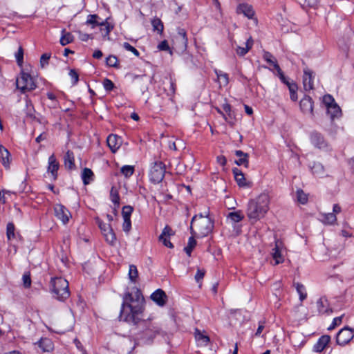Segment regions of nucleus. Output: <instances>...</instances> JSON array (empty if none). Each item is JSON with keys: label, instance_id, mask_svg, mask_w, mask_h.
<instances>
[{"label": "nucleus", "instance_id": "1", "mask_svg": "<svg viewBox=\"0 0 354 354\" xmlns=\"http://www.w3.org/2000/svg\"><path fill=\"white\" fill-rule=\"evenodd\" d=\"M144 298L139 290L134 295L127 292L123 297L120 319L124 322H136L142 313Z\"/></svg>", "mask_w": 354, "mask_h": 354}, {"label": "nucleus", "instance_id": "2", "mask_svg": "<svg viewBox=\"0 0 354 354\" xmlns=\"http://www.w3.org/2000/svg\"><path fill=\"white\" fill-rule=\"evenodd\" d=\"M270 197L268 192H263L250 199L247 207V216L252 223L263 218L270 209Z\"/></svg>", "mask_w": 354, "mask_h": 354}, {"label": "nucleus", "instance_id": "3", "mask_svg": "<svg viewBox=\"0 0 354 354\" xmlns=\"http://www.w3.org/2000/svg\"><path fill=\"white\" fill-rule=\"evenodd\" d=\"M214 221L209 212L195 215L191 221L190 232L197 238H203L210 234L214 229Z\"/></svg>", "mask_w": 354, "mask_h": 354}, {"label": "nucleus", "instance_id": "4", "mask_svg": "<svg viewBox=\"0 0 354 354\" xmlns=\"http://www.w3.org/2000/svg\"><path fill=\"white\" fill-rule=\"evenodd\" d=\"M50 291L53 297L59 301H64L70 296L68 282L62 277L52 278L50 281Z\"/></svg>", "mask_w": 354, "mask_h": 354}, {"label": "nucleus", "instance_id": "5", "mask_svg": "<svg viewBox=\"0 0 354 354\" xmlns=\"http://www.w3.org/2000/svg\"><path fill=\"white\" fill-rule=\"evenodd\" d=\"M16 84L17 88L22 93L32 91L36 88V84L33 78L30 75L24 71L21 73L20 76L17 79Z\"/></svg>", "mask_w": 354, "mask_h": 354}, {"label": "nucleus", "instance_id": "6", "mask_svg": "<svg viewBox=\"0 0 354 354\" xmlns=\"http://www.w3.org/2000/svg\"><path fill=\"white\" fill-rule=\"evenodd\" d=\"M165 173V167L162 162H156L150 167L149 176L151 182L158 183L162 181Z\"/></svg>", "mask_w": 354, "mask_h": 354}, {"label": "nucleus", "instance_id": "7", "mask_svg": "<svg viewBox=\"0 0 354 354\" xmlns=\"http://www.w3.org/2000/svg\"><path fill=\"white\" fill-rule=\"evenodd\" d=\"M354 337V329L348 327L342 328L337 334L336 342L339 346L348 344Z\"/></svg>", "mask_w": 354, "mask_h": 354}, {"label": "nucleus", "instance_id": "8", "mask_svg": "<svg viewBox=\"0 0 354 354\" xmlns=\"http://www.w3.org/2000/svg\"><path fill=\"white\" fill-rule=\"evenodd\" d=\"M97 223L106 241L111 245H113L116 241V236L111 225L101 221H98Z\"/></svg>", "mask_w": 354, "mask_h": 354}, {"label": "nucleus", "instance_id": "9", "mask_svg": "<svg viewBox=\"0 0 354 354\" xmlns=\"http://www.w3.org/2000/svg\"><path fill=\"white\" fill-rule=\"evenodd\" d=\"M55 216L64 225L68 223L71 218V214L69 210L61 204H56L54 207Z\"/></svg>", "mask_w": 354, "mask_h": 354}, {"label": "nucleus", "instance_id": "10", "mask_svg": "<svg viewBox=\"0 0 354 354\" xmlns=\"http://www.w3.org/2000/svg\"><path fill=\"white\" fill-rule=\"evenodd\" d=\"M59 163L54 154L50 155L48 159L47 173L52 180H56L58 176Z\"/></svg>", "mask_w": 354, "mask_h": 354}, {"label": "nucleus", "instance_id": "11", "mask_svg": "<svg viewBox=\"0 0 354 354\" xmlns=\"http://www.w3.org/2000/svg\"><path fill=\"white\" fill-rule=\"evenodd\" d=\"M271 255L274 261V265L282 263L284 261V248L281 242L277 241L274 247L272 249Z\"/></svg>", "mask_w": 354, "mask_h": 354}, {"label": "nucleus", "instance_id": "12", "mask_svg": "<svg viewBox=\"0 0 354 354\" xmlns=\"http://www.w3.org/2000/svg\"><path fill=\"white\" fill-rule=\"evenodd\" d=\"M315 75L308 68L304 69L303 84L306 91H310L314 86Z\"/></svg>", "mask_w": 354, "mask_h": 354}, {"label": "nucleus", "instance_id": "13", "mask_svg": "<svg viewBox=\"0 0 354 354\" xmlns=\"http://www.w3.org/2000/svg\"><path fill=\"white\" fill-rule=\"evenodd\" d=\"M263 57V59L271 66H272L274 70H276L277 75H278L281 81L285 80V76L281 69L280 68L279 64H277L276 59L272 56V55L268 52H265Z\"/></svg>", "mask_w": 354, "mask_h": 354}, {"label": "nucleus", "instance_id": "14", "mask_svg": "<svg viewBox=\"0 0 354 354\" xmlns=\"http://www.w3.org/2000/svg\"><path fill=\"white\" fill-rule=\"evenodd\" d=\"M310 142L315 147L320 149L326 150L328 148V145L324 137L317 132L311 133Z\"/></svg>", "mask_w": 354, "mask_h": 354}, {"label": "nucleus", "instance_id": "15", "mask_svg": "<svg viewBox=\"0 0 354 354\" xmlns=\"http://www.w3.org/2000/svg\"><path fill=\"white\" fill-rule=\"evenodd\" d=\"M299 106L301 111L304 114L309 115H313V102L309 96L303 97L300 101Z\"/></svg>", "mask_w": 354, "mask_h": 354}, {"label": "nucleus", "instance_id": "16", "mask_svg": "<svg viewBox=\"0 0 354 354\" xmlns=\"http://www.w3.org/2000/svg\"><path fill=\"white\" fill-rule=\"evenodd\" d=\"M107 145L113 153H115L120 147L122 140L117 135L111 134L106 139Z\"/></svg>", "mask_w": 354, "mask_h": 354}, {"label": "nucleus", "instance_id": "17", "mask_svg": "<svg viewBox=\"0 0 354 354\" xmlns=\"http://www.w3.org/2000/svg\"><path fill=\"white\" fill-rule=\"evenodd\" d=\"M151 299L159 306H163L167 302V297L162 290L158 289L151 294Z\"/></svg>", "mask_w": 354, "mask_h": 354}, {"label": "nucleus", "instance_id": "18", "mask_svg": "<svg viewBox=\"0 0 354 354\" xmlns=\"http://www.w3.org/2000/svg\"><path fill=\"white\" fill-rule=\"evenodd\" d=\"M330 342V337L328 335L321 336L313 346V351L321 353Z\"/></svg>", "mask_w": 354, "mask_h": 354}, {"label": "nucleus", "instance_id": "19", "mask_svg": "<svg viewBox=\"0 0 354 354\" xmlns=\"http://www.w3.org/2000/svg\"><path fill=\"white\" fill-rule=\"evenodd\" d=\"M171 235V229L168 226H165L159 236V240L163 243L165 246L169 248H172L174 247L173 244L169 241V238Z\"/></svg>", "mask_w": 354, "mask_h": 354}, {"label": "nucleus", "instance_id": "20", "mask_svg": "<svg viewBox=\"0 0 354 354\" xmlns=\"http://www.w3.org/2000/svg\"><path fill=\"white\" fill-rule=\"evenodd\" d=\"M194 337L198 346H206L209 342V338L205 333L198 329L195 330Z\"/></svg>", "mask_w": 354, "mask_h": 354}, {"label": "nucleus", "instance_id": "21", "mask_svg": "<svg viewBox=\"0 0 354 354\" xmlns=\"http://www.w3.org/2000/svg\"><path fill=\"white\" fill-rule=\"evenodd\" d=\"M0 162L6 169L10 165V153L3 146L0 145Z\"/></svg>", "mask_w": 354, "mask_h": 354}, {"label": "nucleus", "instance_id": "22", "mask_svg": "<svg viewBox=\"0 0 354 354\" xmlns=\"http://www.w3.org/2000/svg\"><path fill=\"white\" fill-rule=\"evenodd\" d=\"M102 23L103 25H100V26H99L100 31L104 39L109 40V34L113 29V25L109 22V19H104Z\"/></svg>", "mask_w": 354, "mask_h": 354}, {"label": "nucleus", "instance_id": "23", "mask_svg": "<svg viewBox=\"0 0 354 354\" xmlns=\"http://www.w3.org/2000/svg\"><path fill=\"white\" fill-rule=\"evenodd\" d=\"M232 173L234 174V179L239 187H249V184L248 183L243 173L240 169L238 168H234L232 169Z\"/></svg>", "mask_w": 354, "mask_h": 354}, {"label": "nucleus", "instance_id": "24", "mask_svg": "<svg viewBox=\"0 0 354 354\" xmlns=\"http://www.w3.org/2000/svg\"><path fill=\"white\" fill-rule=\"evenodd\" d=\"M103 21L97 15H88L86 18L85 24L89 26L91 29L103 25Z\"/></svg>", "mask_w": 354, "mask_h": 354}, {"label": "nucleus", "instance_id": "25", "mask_svg": "<svg viewBox=\"0 0 354 354\" xmlns=\"http://www.w3.org/2000/svg\"><path fill=\"white\" fill-rule=\"evenodd\" d=\"M237 12L243 14L248 19H253L254 16V11L252 6L246 3L240 4L237 8Z\"/></svg>", "mask_w": 354, "mask_h": 354}, {"label": "nucleus", "instance_id": "26", "mask_svg": "<svg viewBox=\"0 0 354 354\" xmlns=\"http://www.w3.org/2000/svg\"><path fill=\"white\" fill-rule=\"evenodd\" d=\"M244 218V214L240 210L232 212L227 216V221L232 225H234L241 221Z\"/></svg>", "mask_w": 354, "mask_h": 354}, {"label": "nucleus", "instance_id": "27", "mask_svg": "<svg viewBox=\"0 0 354 354\" xmlns=\"http://www.w3.org/2000/svg\"><path fill=\"white\" fill-rule=\"evenodd\" d=\"M253 44H254V41H253L252 37H250L246 40L245 47H241L239 46H236V48H235V51H236V54L241 57L244 56L252 48Z\"/></svg>", "mask_w": 354, "mask_h": 354}, {"label": "nucleus", "instance_id": "28", "mask_svg": "<svg viewBox=\"0 0 354 354\" xmlns=\"http://www.w3.org/2000/svg\"><path fill=\"white\" fill-rule=\"evenodd\" d=\"M327 113L332 120L342 116V110L337 103L326 108Z\"/></svg>", "mask_w": 354, "mask_h": 354}, {"label": "nucleus", "instance_id": "29", "mask_svg": "<svg viewBox=\"0 0 354 354\" xmlns=\"http://www.w3.org/2000/svg\"><path fill=\"white\" fill-rule=\"evenodd\" d=\"M319 220L325 225H334L337 221V217L335 214L322 213L319 215Z\"/></svg>", "mask_w": 354, "mask_h": 354}, {"label": "nucleus", "instance_id": "30", "mask_svg": "<svg viewBox=\"0 0 354 354\" xmlns=\"http://www.w3.org/2000/svg\"><path fill=\"white\" fill-rule=\"evenodd\" d=\"M284 84L287 85L290 91V99L292 101H296L297 100V86L294 82H289L287 78L285 77V80L281 81Z\"/></svg>", "mask_w": 354, "mask_h": 354}, {"label": "nucleus", "instance_id": "31", "mask_svg": "<svg viewBox=\"0 0 354 354\" xmlns=\"http://www.w3.org/2000/svg\"><path fill=\"white\" fill-rule=\"evenodd\" d=\"M214 72L217 77L218 82L220 86H225L229 83L228 75L220 70L215 69Z\"/></svg>", "mask_w": 354, "mask_h": 354}, {"label": "nucleus", "instance_id": "32", "mask_svg": "<svg viewBox=\"0 0 354 354\" xmlns=\"http://www.w3.org/2000/svg\"><path fill=\"white\" fill-rule=\"evenodd\" d=\"M39 346L44 352H49L53 348V344L50 339L41 338L39 342Z\"/></svg>", "mask_w": 354, "mask_h": 354}, {"label": "nucleus", "instance_id": "33", "mask_svg": "<svg viewBox=\"0 0 354 354\" xmlns=\"http://www.w3.org/2000/svg\"><path fill=\"white\" fill-rule=\"evenodd\" d=\"M83 183L89 184L93 180V172L88 168H84L81 175Z\"/></svg>", "mask_w": 354, "mask_h": 354}, {"label": "nucleus", "instance_id": "34", "mask_svg": "<svg viewBox=\"0 0 354 354\" xmlns=\"http://www.w3.org/2000/svg\"><path fill=\"white\" fill-rule=\"evenodd\" d=\"M73 153L68 151L64 156V165L67 169H71L75 167Z\"/></svg>", "mask_w": 354, "mask_h": 354}, {"label": "nucleus", "instance_id": "35", "mask_svg": "<svg viewBox=\"0 0 354 354\" xmlns=\"http://www.w3.org/2000/svg\"><path fill=\"white\" fill-rule=\"evenodd\" d=\"M317 307L319 313L324 314L328 312V303L326 299L321 298L317 301Z\"/></svg>", "mask_w": 354, "mask_h": 354}, {"label": "nucleus", "instance_id": "36", "mask_svg": "<svg viewBox=\"0 0 354 354\" xmlns=\"http://www.w3.org/2000/svg\"><path fill=\"white\" fill-rule=\"evenodd\" d=\"M62 35L60 38V44L62 46H66L73 41L74 37L70 32H65L64 30H62Z\"/></svg>", "mask_w": 354, "mask_h": 354}, {"label": "nucleus", "instance_id": "37", "mask_svg": "<svg viewBox=\"0 0 354 354\" xmlns=\"http://www.w3.org/2000/svg\"><path fill=\"white\" fill-rule=\"evenodd\" d=\"M296 198L297 201L302 205L306 204L308 201V195L301 189L297 190Z\"/></svg>", "mask_w": 354, "mask_h": 354}, {"label": "nucleus", "instance_id": "38", "mask_svg": "<svg viewBox=\"0 0 354 354\" xmlns=\"http://www.w3.org/2000/svg\"><path fill=\"white\" fill-rule=\"evenodd\" d=\"M195 236L192 235L188 239L187 245L184 248L186 254L189 257L191 256L193 249L196 245V241L194 239Z\"/></svg>", "mask_w": 354, "mask_h": 354}, {"label": "nucleus", "instance_id": "39", "mask_svg": "<svg viewBox=\"0 0 354 354\" xmlns=\"http://www.w3.org/2000/svg\"><path fill=\"white\" fill-rule=\"evenodd\" d=\"M295 286L296 290L299 296V300L301 301H304L307 297V293H306L305 286L303 284H301L299 283H295Z\"/></svg>", "mask_w": 354, "mask_h": 354}, {"label": "nucleus", "instance_id": "40", "mask_svg": "<svg viewBox=\"0 0 354 354\" xmlns=\"http://www.w3.org/2000/svg\"><path fill=\"white\" fill-rule=\"evenodd\" d=\"M151 25L153 30H156L159 34H162L163 32L164 26L161 20L158 18H154L151 20Z\"/></svg>", "mask_w": 354, "mask_h": 354}, {"label": "nucleus", "instance_id": "41", "mask_svg": "<svg viewBox=\"0 0 354 354\" xmlns=\"http://www.w3.org/2000/svg\"><path fill=\"white\" fill-rule=\"evenodd\" d=\"M129 278L132 282H136L138 275V270L136 266L134 265H130L129 268Z\"/></svg>", "mask_w": 354, "mask_h": 354}, {"label": "nucleus", "instance_id": "42", "mask_svg": "<svg viewBox=\"0 0 354 354\" xmlns=\"http://www.w3.org/2000/svg\"><path fill=\"white\" fill-rule=\"evenodd\" d=\"M178 35L180 38V41L184 48H186L188 43V39L187 37V33L185 29L178 28Z\"/></svg>", "mask_w": 354, "mask_h": 354}, {"label": "nucleus", "instance_id": "43", "mask_svg": "<svg viewBox=\"0 0 354 354\" xmlns=\"http://www.w3.org/2000/svg\"><path fill=\"white\" fill-rule=\"evenodd\" d=\"M120 171L122 175L128 178L133 175L134 172V167L131 165H124L122 167Z\"/></svg>", "mask_w": 354, "mask_h": 354}, {"label": "nucleus", "instance_id": "44", "mask_svg": "<svg viewBox=\"0 0 354 354\" xmlns=\"http://www.w3.org/2000/svg\"><path fill=\"white\" fill-rule=\"evenodd\" d=\"M110 197L111 201L115 205V209L118 208L120 205V196L118 192L115 189H112L111 191Z\"/></svg>", "mask_w": 354, "mask_h": 354}, {"label": "nucleus", "instance_id": "45", "mask_svg": "<svg viewBox=\"0 0 354 354\" xmlns=\"http://www.w3.org/2000/svg\"><path fill=\"white\" fill-rule=\"evenodd\" d=\"M322 102L326 109L336 103L335 99L330 95H325L323 97Z\"/></svg>", "mask_w": 354, "mask_h": 354}, {"label": "nucleus", "instance_id": "46", "mask_svg": "<svg viewBox=\"0 0 354 354\" xmlns=\"http://www.w3.org/2000/svg\"><path fill=\"white\" fill-rule=\"evenodd\" d=\"M299 3L304 8H315L318 0H299Z\"/></svg>", "mask_w": 354, "mask_h": 354}, {"label": "nucleus", "instance_id": "47", "mask_svg": "<svg viewBox=\"0 0 354 354\" xmlns=\"http://www.w3.org/2000/svg\"><path fill=\"white\" fill-rule=\"evenodd\" d=\"M133 212V208L131 206H124L122 208V218L123 219H131V215Z\"/></svg>", "mask_w": 354, "mask_h": 354}, {"label": "nucleus", "instance_id": "48", "mask_svg": "<svg viewBox=\"0 0 354 354\" xmlns=\"http://www.w3.org/2000/svg\"><path fill=\"white\" fill-rule=\"evenodd\" d=\"M6 235L8 240L15 237V226L13 223H9L6 227Z\"/></svg>", "mask_w": 354, "mask_h": 354}, {"label": "nucleus", "instance_id": "49", "mask_svg": "<svg viewBox=\"0 0 354 354\" xmlns=\"http://www.w3.org/2000/svg\"><path fill=\"white\" fill-rule=\"evenodd\" d=\"M15 58L19 66H22L24 60V51L21 47H19L15 54Z\"/></svg>", "mask_w": 354, "mask_h": 354}, {"label": "nucleus", "instance_id": "50", "mask_svg": "<svg viewBox=\"0 0 354 354\" xmlns=\"http://www.w3.org/2000/svg\"><path fill=\"white\" fill-rule=\"evenodd\" d=\"M106 63L109 66L115 67L118 64V59L115 56L110 55L106 59Z\"/></svg>", "mask_w": 354, "mask_h": 354}, {"label": "nucleus", "instance_id": "51", "mask_svg": "<svg viewBox=\"0 0 354 354\" xmlns=\"http://www.w3.org/2000/svg\"><path fill=\"white\" fill-rule=\"evenodd\" d=\"M103 86L106 91H110L114 88V84L111 80L106 78L103 81Z\"/></svg>", "mask_w": 354, "mask_h": 354}, {"label": "nucleus", "instance_id": "52", "mask_svg": "<svg viewBox=\"0 0 354 354\" xmlns=\"http://www.w3.org/2000/svg\"><path fill=\"white\" fill-rule=\"evenodd\" d=\"M131 229V219H123L122 230L124 232L129 233Z\"/></svg>", "mask_w": 354, "mask_h": 354}, {"label": "nucleus", "instance_id": "53", "mask_svg": "<svg viewBox=\"0 0 354 354\" xmlns=\"http://www.w3.org/2000/svg\"><path fill=\"white\" fill-rule=\"evenodd\" d=\"M342 321V316L335 317L331 323V324L328 326V330H333L337 326L339 325Z\"/></svg>", "mask_w": 354, "mask_h": 354}, {"label": "nucleus", "instance_id": "54", "mask_svg": "<svg viewBox=\"0 0 354 354\" xmlns=\"http://www.w3.org/2000/svg\"><path fill=\"white\" fill-rule=\"evenodd\" d=\"M50 55L48 53L43 54L40 58V65L42 68L45 67L48 64V60Z\"/></svg>", "mask_w": 354, "mask_h": 354}, {"label": "nucleus", "instance_id": "55", "mask_svg": "<svg viewBox=\"0 0 354 354\" xmlns=\"http://www.w3.org/2000/svg\"><path fill=\"white\" fill-rule=\"evenodd\" d=\"M77 33L79 39L83 41H87L93 38L92 35H89L88 33L82 32L81 31H78Z\"/></svg>", "mask_w": 354, "mask_h": 354}, {"label": "nucleus", "instance_id": "56", "mask_svg": "<svg viewBox=\"0 0 354 354\" xmlns=\"http://www.w3.org/2000/svg\"><path fill=\"white\" fill-rule=\"evenodd\" d=\"M235 163L239 165H243L245 167H248L249 161L248 157H241L235 161Z\"/></svg>", "mask_w": 354, "mask_h": 354}, {"label": "nucleus", "instance_id": "57", "mask_svg": "<svg viewBox=\"0 0 354 354\" xmlns=\"http://www.w3.org/2000/svg\"><path fill=\"white\" fill-rule=\"evenodd\" d=\"M158 48L160 50H168L169 51V53L171 55L172 54V51L170 49L169 45H168V43L166 40H164L162 41H161L158 46Z\"/></svg>", "mask_w": 354, "mask_h": 354}, {"label": "nucleus", "instance_id": "58", "mask_svg": "<svg viewBox=\"0 0 354 354\" xmlns=\"http://www.w3.org/2000/svg\"><path fill=\"white\" fill-rule=\"evenodd\" d=\"M123 47L128 51H130L131 52L133 55H135L136 56H139V52L138 51V50H136L133 46H132L131 45H130L129 43L127 42H124L123 44Z\"/></svg>", "mask_w": 354, "mask_h": 354}, {"label": "nucleus", "instance_id": "59", "mask_svg": "<svg viewBox=\"0 0 354 354\" xmlns=\"http://www.w3.org/2000/svg\"><path fill=\"white\" fill-rule=\"evenodd\" d=\"M68 75L72 80L73 84V85L76 84L79 80V77H78L77 73L75 70L71 69V70H70Z\"/></svg>", "mask_w": 354, "mask_h": 354}, {"label": "nucleus", "instance_id": "60", "mask_svg": "<svg viewBox=\"0 0 354 354\" xmlns=\"http://www.w3.org/2000/svg\"><path fill=\"white\" fill-rule=\"evenodd\" d=\"M74 343H75L77 348L82 352V354H87V353L85 351V349L84 348L82 343L77 339H74Z\"/></svg>", "mask_w": 354, "mask_h": 354}, {"label": "nucleus", "instance_id": "61", "mask_svg": "<svg viewBox=\"0 0 354 354\" xmlns=\"http://www.w3.org/2000/svg\"><path fill=\"white\" fill-rule=\"evenodd\" d=\"M205 275V271L202 270H198L195 274V279L197 282L201 280Z\"/></svg>", "mask_w": 354, "mask_h": 354}, {"label": "nucleus", "instance_id": "62", "mask_svg": "<svg viewBox=\"0 0 354 354\" xmlns=\"http://www.w3.org/2000/svg\"><path fill=\"white\" fill-rule=\"evenodd\" d=\"M24 285L25 287H29L31 284L30 277L28 274H24L23 276Z\"/></svg>", "mask_w": 354, "mask_h": 354}, {"label": "nucleus", "instance_id": "63", "mask_svg": "<svg viewBox=\"0 0 354 354\" xmlns=\"http://www.w3.org/2000/svg\"><path fill=\"white\" fill-rule=\"evenodd\" d=\"M216 162L218 164L221 165V166H225L226 165L227 160L225 156H218L216 158Z\"/></svg>", "mask_w": 354, "mask_h": 354}, {"label": "nucleus", "instance_id": "64", "mask_svg": "<svg viewBox=\"0 0 354 354\" xmlns=\"http://www.w3.org/2000/svg\"><path fill=\"white\" fill-rule=\"evenodd\" d=\"M323 170V167L320 164H315L313 168V172L316 174H321Z\"/></svg>", "mask_w": 354, "mask_h": 354}]
</instances>
